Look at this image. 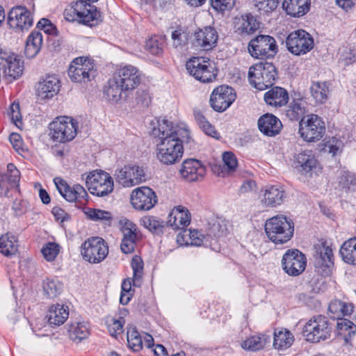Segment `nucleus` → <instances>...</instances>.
Wrapping results in <instances>:
<instances>
[{
    "instance_id": "nucleus-1",
    "label": "nucleus",
    "mask_w": 356,
    "mask_h": 356,
    "mask_svg": "<svg viewBox=\"0 0 356 356\" xmlns=\"http://www.w3.org/2000/svg\"><path fill=\"white\" fill-rule=\"evenodd\" d=\"M265 232L271 242L276 245H282L292 238L294 224L291 219L285 216L277 215L266 221Z\"/></svg>"
},
{
    "instance_id": "nucleus-2",
    "label": "nucleus",
    "mask_w": 356,
    "mask_h": 356,
    "mask_svg": "<svg viewBox=\"0 0 356 356\" xmlns=\"http://www.w3.org/2000/svg\"><path fill=\"white\" fill-rule=\"evenodd\" d=\"M188 138L172 136L161 140L156 145V159L163 165L178 163L184 154L183 142Z\"/></svg>"
},
{
    "instance_id": "nucleus-3",
    "label": "nucleus",
    "mask_w": 356,
    "mask_h": 356,
    "mask_svg": "<svg viewBox=\"0 0 356 356\" xmlns=\"http://www.w3.org/2000/svg\"><path fill=\"white\" fill-rule=\"evenodd\" d=\"M326 131L325 124L321 117L308 114L299 121L298 134L307 143H316L321 140Z\"/></svg>"
},
{
    "instance_id": "nucleus-4",
    "label": "nucleus",
    "mask_w": 356,
    "mask_h": 356,
    "mask_svg": "<svg viewBox=\"0 0 356 356\" xmlns=\"http://www.w3.org/2000/svg\"><path fill=\"white\" fill-rule=\"evenodd\" d=\"M51 138L55 141L65 143L72 140L78 132V122L68 116H60L53 120L49 126Z\"/></svg>"
},
{
    "instance_id": "nucleus-5",
    "label": "nucleus",
    "mask_w": 356,
    "mask_h": 356,
    "mask_svg": "<svg viewBox=\"0 0 356 356\" xmlns=\"http://www.w3.org/2000/svg\"><path fill=\"white\" fill-rule=\"evenodd\" d=\"M332 332L331 324L327 318L322 315H316L310 318L302 330L305 339L312 343H318L330 339Z\"/></svg>"
},
{
    "instance_id": "nucleus-6",
    "label": "nucleus",
    "mask_w": 356,
    "mask_h": 356,
    "mask_svg": "<svg viewBox=\"0 0 356 356\" xmlns=\"http://www.w3.org/2000/svg\"><path fill=\"white\" fill-rule=\"evenodd\" d=\"M277 76L275 67L270 63H260L250 67V84L259 90H264L273 85Z\"/></svg>"
},
{
    "instance_id": "nucleus-7",
    "label": "nucleus",
    "mask_w": 356,
    "mask_h": 356,
    "mask_svg": "<svg viewBox=\"0 0 356 356\" xmlns=\"http://www.w3.org/2000/svg\"><path fill=\"white\" fill-rule=\"evenodd\" d=\"M186 67L191 75L202 83L213 81L217 75L215 63L207 57H193L186 62Z\"/></svg>"
},
{
    "instance_id": "nucleus-8",
    "label": "nucleus",
    "mask_w": 356,
    "mask_h": 356,
    "mask_svg": "<svg viewBox=\"0 0 356 356\" xmlns=\"http://www.w3.org/2000/svg\"><path fill=\"white\" fill-rule=\"evenodd\" d=\"M90 193L98 197L108 195L113 192L114 183L111 175L102 170H94L89 173L86 179Z\"/></svg>"
},
{
    "instance_id": "nucleus-9",
    "label": "nucleus",
    "mask_w": 356,
    "mask_h": 356,
    "mask_svg": "<svg viewBox=\"0 0 356 356\" xmlns=\"http://www.w3.org/2000/svg\"><path fill=\"white\" fill-rule=\"evenodd\" d=\"M68 75L73 82L86 83L96 76V68L92 60L86 57L76 58L71 63Z\"/></svg>"
},
{
    "instance_id": "nucleus-10",
    "label": "nucleus",
    "mask_w": 356,
    "mask_h": 356,
    "mask_svg": "<svg viewBox=\"0 0 356 356\" xmlns=\"http://www.w3.org/2000/svg\"><path fill=\"white\" fill-rule=\"evenodd\" d=\"M113 76L125 90L132 91L141 83L143 74L136 66L124 65L118 67L113 74Z\"/></svg>"
},
{
    "instance_id": "nucleus-11",
    "label": "nucleus",
    "mask_w": 356,
    "mask_h": 356,
    "mask_svg": "<svg viewBox=\"0 0 356 356\" xmlns=\"http://www.w3.org/2000/svg\"><path fill=\"white\" fill-rule=\"evenodd\" d=\"M277 50L274 38L267 35H259L251 40L248 44V51L256 58L273 57Z\"/></svg>"
},
{
    "instance_id": "nucleus-12",
    "label": "nucleus",
    "mask_w": 356,
    "mask_h": 356,
    "mask_svg": "<svg viewBox=\"0 0 356 356\" xmlns=\"http://www.w3.org/2000/svg\"><path fill=\"white\" fill-rule=\"evenodd\" d=\"M286 44L288 50L293 54L300 56L305 54L314 47V40L305 30H296L286 38Z\"/></svg>"
},
{
    "instance_id": "nucleus-13",
    "label": "nucleus",
    "mask_w": 356,
    "mask_h": 356,
    "mask_svg": "<svg viewBox=\"0 0 356 356\" xmlns=\"http://www.w3.org/2000/svg\"><path fill=\"white\" fill-rule=\"evenodd\" d=\"M81 254L83 259L92 264L103 261L108 252L105 241L99 237H92L86 241L82 246Z\"/></svg>"
},
{
    "instance_id": "nucleus-14",
    "label": "nucleus",
    "mask_w": 356,
    "mask_h": 356,
    "mask_svg": "<svg viewBox=\"0 0 356 356\" xmlns=\"http://www.w3.org/2000/svg\"><path fill=\"white\" fill-rule=\"evenodd\" d=\"M54 183L60 194L70 202H77L86 204L88 201V195L85 188L80 184L70 186L60 178H55Z\"/></svg>"
},
{
    "instance_id": "nucleus-15",
    "label": "nucleus",
    "mask_w": 356,
    "mask_h": 356,
    "mask_svg": "<svg viewBox=\"0 0 356 356\" xmlns=\"http://www.w3.org/2000/svg\"><path fill=\"white\" fill-rule=\"evenodd\" d=\"M307 259L304 254L297 249L288 250L283 255V270L288 275L297 276L305 269Z\"/></svg>"
},
{
    "instance_id": "nucleus-16",
    "label": "nucleus",
    "mask_w": 356,
    "mask_h": 356,
    "mask_svg": "<svg viewBox=\"0 0 356 356\" xmlns=\"http://www.w3.org/2000/svg\"><path fill=\"white\" fill-rule=\"evenodd\" d=\"M131 204L138 211H149L157 202V196L155 192L147 186H141L135 188L131 194Z\"/></svg>"
},
{
    "instance_id": "nucleus-17",
    "label": "nucleus",
    "mask_w": 356,
    "mask_h": 356,
    "mask_svg": "<svg viewBox=\"0 0 356 356\" xmlns=\"http://www.w3.org/2000/svg\"><path fill=\"white\" fill-rule=\"evenodd\" d=\"M116 181L123 187H131L145 181V173L138 165H124L115 172Z\"/></svg>"
},
{
    "instance_id": "nucleus-18",
    "label": "nucleus",
    "mask_w": 356,
    "mask_h": 356,
    "mask_svg": "<svg viewBox=\"0 0 356 356\" xmlns=\"http://www.w3.org/2000/svg\"><path fill=\"white\" fill-rule=\"evenodd\" d=\"M234 89L227 86H220L212 92L210 102L212 108L218 112L225 111L236 99Z\"/></svg>"
},
{
    "instance_id": "nucleus-19",
    "label": "nucleus",
    "mask_w": 356,
    "mask_h": 356,
    "mask_svg": "<svg viewBox=\"0 0 356 356\" xmlns=\"http://www.w3.org/2000/svg\"><path fill=\"white\" fill-rule=\"evenodd\" d=\"M8 24L15 31H23L32 26L33 17L26 8L16 6L8 13Z\"/></svg>"
},
{
    "instance_id": "nucleus-20",
    "label": "nucleus",
    "mask_w": 356,
    "mask_h": 356,
    "mask_svg": "<svg viewBox=\"0 0 356 356\" xmlns=\"http://www.w3.org/2000/svg\"><path fill=\"white\" fill-rule=\"evenodd\" d=\"M0 65L3 67V76L10 81L18 79L23 72V61L15 54L10 51L2 53Z\"/></svg>"
},
{
    "instance_id": "nucleus-21",
    "label": "nucleus",
    "mask_w": 356,
    "mask_h": 356,
    "mask_svg": "<svg viewBox=\"0 0 356 356\" xmlns=\"http://www.w3.org/2000/svg\"><path fill=\"white\" fill-rule=\"evenodd\" d=\"M207 170L203 163L194 159H186L179 170L181 177L189 182L202 180Z\"/></svg>"
},
{
    "instance_id": "nucleus-22",
    "label": "nucleus",
    "mask_w": 356,
    "mask_h": 356,
    "mask_svg": "<svg viewBox=\"0 0 356 356\" xmlns=\"http://www.w3.org/2000/svg\"><path fill=\"white\" fill-rule=\"evenodd\" d=\"M152 133L154 137L159 138L160 140L172 136L186 138L190 137V131L187 127L174 128L172 124L165 120H157L156 126L153 127Z\"/></svg>"
},
{
    "instance_id": "nucleus-23",
    "label": "nucleus",
    "mask_w": 356,
    "mask_h": 356,
    "mask_svg": "<svg viewBox=\"0 0 356 356\" xmlns=\"http://www.w3.org/2000/svg\"><path fill=\"white\" fill-rule=\"evenodd\" d=\"M296 168L302 175L312 176L321 170L314 155L309 152H300L295 156Z\"/></svg>"
},
{
    "instance_id": "nucleus-24",
    "label": "nucleus",
    "mask_w": 356,
    "mask_h": 356,
    "mask_svg": "<svg viewBox=\"0 0 356 356\" xmlns=\"http://www.w3.org/2000/svg\"><path fill=\"white\" fill-rule=\"evenodd\" d=\"M194 38V45L207 51L216 45L218 35L213 27L206 26L196 31Z\"/></svg>"
},
{
    "instance_id": "nucleus-25",
    "label": "nucleus",
    "mask_w": 356,
    "mask_h": 356,
    "mask_svg": "<svg viewBox=\"0 0 356 356\" xmlns=\"http://www.w3.org/2000/svg\"><path fill=\"white\" fill-rule=\"evenodd\" d=\"M191 221L189 210L184 206L175 207L168 217V224L174 229H184Z\"/></svg>"
},
{
    "instance_id": "nucleus-26",
    "label": "nucleus",
    "mask_w": 356,
    "mask_h": 356,
    "mask_svg": "<svg viewBox=\"0 0 356 356\" xmlns=\"http://www.w3.org/2000/svg\"><path fill=\"white\" fill-rule=\"evenodd\" d=\"M59 90L60 81L54 75H49L38 83L37 94L42 99H50L56 95Z\"/></svg>"
},
{
    "instance_id": "nucleus-27",
    "label": "nucleus",
    "mask_w": 356,
    "mask_h": 356,
    "mask_svg": "<svg viewBox=\"0 0 356 356\" xmlns=\"http://www.w3.org/2000/svg\"><path fill=\"white\" fill-rule=\"evenodd\" d=\"M234 24L236 31L241 35L252 34L259 28V22L251 14L236 17Z\"/></svg>"
},
{
    "instance_id": "nucleus-28",
    "label": "nucleus",
    "mask_w": 356,
    "mask_h": 356,
    "mask_svg": "<svg viewBox=\"0 0 356 356\" xmlns=\"http://www.w3.org/2000/svg\"><path fill=\"white\" fill-rule=\"evenodd\" d=\"M258 127L261 132L268 136L279 134L282 124L281 121L273 114H265L258 120Z\"/></svg>"
},
{
    "instance_id": "nucleus-29",
    "label": "nucleus",
    "mask_w": 356,
    "mask_h": 356,
    "mask_svg": "<svg viewBox=\"0 0 356 356\" xmlns=\"http://www.w3.org/2000/svg\"><path fill=\"white\" fill-rule=\"evenodd\" d=\"M69 316V310L67 306L58 303L51 305L47 311L46 318L48 324L51 326L63 325Z\"/></svg>"
},
{
    "instance_id": "nucleus-30",
    "label": "nucleus",
    "mask_w": 356,
    "mask_h": 356,
    "mask_svg": "<svg viewBox=\"0 0 356 356\" xmlns=\"http://www.w3.org/2000/svg\"><path fill=\"white\" fill-rule=\"evenodd\" d=\"M83 8L78 13V22L88 26H95L100 21V14L95 6L83 1H78Z\"/></svg>"
},
{
    "instance_id": "nucleus-31",
    "label": "nucleus",
    "mask_w": 356,
    "mask_h": 356,
    "mask_svg": "<svg viewBox=\"0 0 356 356\" xmlns=\"http://www.w3.org/2000/svg\"><path fill=\"white\" fill-rule=\"evenodd\" d=\"M310 0H284L283 10L288 15L300 17L307 14L310 8Z\"/></svg>"
},
{
    "instance_id": "nucleus-32",
    "label": "nucleus",
    "mask_w": 356,
    "mask_h": 356,
    "mask_svg": "<svg viewBox=\"0 0 356 356\" xmlns=\"http://www.w3.org/2000/svg\"><path fill=\"white\" fill-rule=\"evenodd\" d=\"M209 238V235L204 234L197 229L184 230L177 236V241L181 245L200 246Z\"/></svg>"
},
{
    "instance_id": "nucleus-33",
    "label": "nucleus",
    "mask_w": 356,
    "mask_h": 356,
    "mask_svg": "<svg viewBox=\"0 0 356 356\" xmlns=\"http://www.w3.org/2000/svg\"><path fill=\"white\" fill-rule=\"evenodd\" d=\"M295 341L294 334L288 329L277 328L273 333V346L277 350L289 349Z\"/></svg>"
},
{
    "instance_id": "nucleus-34",
    "label": "nucleus",
    "mask_w": 356,
    "mask_h": 356,
    "mask_svg": "<svg viewBox=\"0 0 356 356\" xmlns=\"http://www.w3.org/2000/svg\"><path fill=\"white\" fill-rule=\"evenodd\" d=\"M284 191L279 186H267L264 191L262 203L268 207H276L283 203Z\"/></svg>"
},
{
    "instance_id": "nucleus-35",
    "label": "nucleus",
    "mask_w": 356,
    "mask_h": 356,
    "mask_svg": "<svg viewBox=\"0 0 356 356\" xmlns=\"http://www.w3.org/2000/svg\"><path fill=\"white\" fill-rule=\"evenodd\" d=\"M264 99L266 104L273 106L285 105L289 99L287 91L280 87H275L265 93Z\"/></svg>"
},
{
    "instance_id": "nucleus-36",
    "label": "nucleus",
    "mask_w": 356,
    "mask_h": 356,
    "mask_svg": "<svg viewBox=\"0 0 356 356\" xmlns=\"http://www.w3.org/2000/svg\"><path fill=\"white\" fill-rule=\"evenodd\" d=\"M67 332L71 340L79 343L89 336L90 327L86 322H73L67 325Z\"/></svg>"
},
{
    "instance_id": "nucleus-37",
    "label": "nucleus",
    "mask_w": 356,
    "mask_h": 356,
    "mask_svg": "<svg viewBox=\"0 0 356 356\" xmlns=\"http://www.w3.org/2000/svg\"><path fill=\"white\" fill-rule=\"evenodd\" d=\"M328 310L331 318L341 319L343 317L350 316L353 313V305L350 302L334 300L330 303Z\"/></svg>"
},
{
    "instance_id": "nucleus-38",
    "label": "nucleus",
    "mask_w": 356,
    "mask_h": 356,
    "mask_svg": "<svg viewBox=\"0 0 356 356\" xmlns=\"http://www.w3.org/2000/svg\"><path fill=\"white\" fill-rule=\"evenodd\" d=\"M270 338L265 334H259L248 337L243 340L241 346L243 349L250 351H257L263 349L270 342Z\"/></svg>"
},
{
    "instance_id": "nucleus-39",
    "label": "nucleus",
    "mask_w": 356,
    "mask_h": 356,
    "mask_svg": "<svg viewBox=\"0 0 356 356\" xmlns=\"http://www.w3.org/2000/svg\"><path fill=\"white\" fill-rule=\"evenodd\" d=\"M333 265L334 257L332 248L329 246H323L316 257L317 267L321 268L325 275H328L330 273Z\"/></svg>"
},
{
    "instance_id": "nucleus-40",
    "label": "nucleus",
    "mask_w": 356,
    "mask_h": 356,
    "mask_svg": "<svg viewBox=\"0 0 356 356\" xmlns=\"http://www.w3.org/2000/svg\"><path fill=\"white\" fill-rule=\"evenodd\" d=\"M42 45V33L39 31H32L26 40L25 46L26 56L29 58L35 57L40 52Z\"/></svg>"
},
{
    "instance_id": "nucleus-41",
    "label": "nucleus",
    "mask_w": 356,
    "mask_h": 356,
    "mask_svg": "<svg viewBox=\"0 0 356 356\" xmlns=\"http://www.w3.org/2000/svg\"><path fill=\"white\" fill-rule=\"evenodd\" d=\"M222 161L224 163L222 167L219 165L213 168V171L217 173L218 176L225 177L235 171L237 168V159L235 155L231 152H225L222 154Z\"/></svg>"
},
{
    "instance_id": "nucleus-42",
    "label": "nucleus",
    "mask_w": 356,
    "mask_h": 356,
    "mask_svg": "<svg viewBox=\"0 0 356 356\" xmlns=\"http://www.w3.org/2000/svg\"><path fill=\"white\" fill-rule=\"evenodd\" d=\"M83 213L87 218L90 220L98 222L106 225H111L113 215L108 211L86 207L83 209Z\"/></svg>"
},
{
    "instance_id": "nucleus-43",
    "label": "nucleus",
    "mask_w": 356,
    "mask_h": 356,
    "mask_svg": "<svg viewBox=\"0 0 356 356\" xmlns=\"http://www.w3.org/2000/svg\"><path fill=\"white\" fill-rule=\"evenodd\" d=\"M123 87H121L115 77H112L108 81V86L104 90V96L106 99L112 103H117L122 99L123 92H127Z\"/></svg>"
},
{
    "instance_id": "nucleus-44",
    "label": "nucleus",
    "mask_w": 356,
    "mask_h": 356,
    "mask_svg": "<svg viewBox=\"0 0 356 356\" xmlns=\"http://www.w3.org/2000/svg\"><path fill=\"white\" fill-rule=\"evenodd\" d=\"M308 111L307 102L305 99L300 98L294 99L286 110V115L291 120H298L304 117Z\"/></svg>"
},
{
    "instance_id": "nucleus-45",
    "label": "nucleus",
    "mask_w": 356,
    "mask_h": 356,
    "mask_svg": "<svg viewBox=\"0 0 356 356\" xmlns=\"http://www.w3.org/2000/svg\"><path fill=\"white\" fill-rule=\"evenodd\" d=\"M329 92V83L326 81H314L310 86L311 95L317 104L325 103Z\"/></svg>"
},
{
    "instance_id": "nucleus-46",
    "label": "nucleus",
    "mask_w": 356,
    "mask_h": 356,
    "mask_svg": "<svg viewBox=\"0 0 356 356\" xmlns=\"http://www.w3.org/2000/svg\"><path fill=\"white\" fill-rule=\"evenodd\" d=\"M340 254L346 263L356 265V238L346 241L341 247Z\"/></svg>"
},
{
    "instance_id": "nucleus-47",
    "label": "nucleus",
    "mask_w": 356,
    "mask_h": 356,
    "mask_svg": "<svg viewBox=\"0 0 356 356\" xmlns=\"http://www.w3.org/2000/svg\"><path fill=\"white\" fill-rule=\"evenodd\" d=\"M17 241L16 237L6 233L0 237V252L6 256L14 254L17 251Z\"/></svg>"
},
{
    "instance_id": "nucleus-48",
    "label": "nucleus",
    "mask_w": 356,
    "mask_h": 356,
    "mask_svg": "<svg viewBox=\"0 0 356 356\" xmlns=\"http://www.w3.org/2000/svg\"><path fill=\"white\" fill-rule=\"evenodd\" d=\"M194 116L199 127L207 135L216 139L220 138L219 133L216 130L215 127L209 122L200 111L195 110L194 111Z\"/></svg>"
},
{
    "instance_id": "nucleus-49",
    "label": "nucleus",
    "mask_w": 356,
    "mask_h": 356,
    "mask_svg": "<svg viewBox=\"0 0 356 356\" xmlns=\"http://www.w3.org/2000/svg\"><path fill=\"white\" fill-rule=\"evenodd\" d=\"M63 289V284L56 278H47L43 282V290L49 298L59 296Z\"/></svg>"
},
{
    "instance_id": "nucleus-50",
    "label": "nucleus",
    "mask_w": 356,
    "mask_h": 356,
    "mask_svg": "<svg viewBox=\"0 0 356 356\" xmlns=\"http://www.w3.org/2000/svg\"><path fill=\"white\" fill-rule=\"evenodd\" d=\"M231 227V222L228 220L217 218L211 227V232L217 237L223 236L228 234Z\"/></svg>"
},
{
    "instance_id": "nucleus-51",
    "label": "nucleus",
    "mask_w": 356,
    "mask_h": 356,
    "mask_svg": "<svg viewBox=\"0 0 356 356\" xmlns=\"http://www.w3.org/2000/svg\"><path fill=\"white\" fill-rule=\"evenodd\" d=\"M60 248L59 244L55 242H48L42 246L41 253L47 261L51 262L56 259L60 252Z\"/></svg>"
},
{
    "instance_id": "nucleus-52",
    "label": "nucleus",
    "mask_w": 356,
    "mask_h": 356,
    "mask_svg": "<svg viewBox=\"0 0 356 356\" xmlns=\"http://www.w3.org/2000/svg\"><path fill=\"white\" fill-rule=\"evenodd\" d=\"M129 347L134 351H139L143 348V339L135 327H129L127 333Z\"/></svg>"
},
{
    "instance_id": "nucleus-53",
    "label": "nucleus",
    "mask_w": 356,
    "mask_h": 356,
    "mask_svg": "<svg viewBox=\"0 0 356 356\" xmlns=\"http://www.w3.org/2000/svg\"><path fill=\"white\" fill-rule=\"evenodd\" d=\"M337 323V328L340 335L343 336L346 341L350 339L355 333L356 326L355 324L346 318L340 319Z\"/></svg>"
},
{
    "instance_id": "nucleus-54",
    "label": "nucleus",
    "mask_w": 356,
    "mask_h": 356,
    "mask_svg": "<svg viewBox=\"0 0 356 356\" xmlns=\"http://www.w3.org/2000/svg\"><path fill=\"white\" fill-rule=\"evenodd\" d=\"M133 269V283L134 286H139L143 275V262L139 256L135 255L131 260Z\"/></svg>"
},
{
    "instance_id": "nucleus-55",
    "label": "nucleus",
    "mask_w": 356,
    "mask_h": 356,
    "mask_svg": "<svg viewBox=\"0 0 356 356\" xmlns=\"http://www.w3.org/2000/svg\"><path fill=\"white\" fill-rule=\"evenodd\" d=\"M140 225L152 232H159L163 227L162 222L154 216H145L140 218Z\"/></svg>"
},
{
    "instance_id": "nucleus-56",
    "label": "nucleus",
    "mask_w": 356,
    "mask_h": 356,
    "mask_svg": "<svg viewBox=\"0 0 356 356\" xmlns=\"http://www.w3.org/2000/svg\"><path fill=\"white\" fill-rule=\"evenodd\" d=\"M124 320L122 318L119 319L115 318H108L106 323L110 334L113 337H118L123 332V326Z\"/></svg>"
},
{
    "instance_id": "nucleus-57",
    "label": "nucleus",
    "mask_w": 356,
    "mask_h": 356,
    "mask_svg": "<svg viewBox=\"0 0 356 356\" xmlns=\"http://www.w3.org/2000/svg\"><path fill=\"white\" fill-rule=\"evenodd\" d=\"M132 286H134L133 280H131V279H126L123 281L122 284V291L120 298V302L121 304L127 305L130 301L133 296Z\"/></svg>"
},
{
    "instance_id": "nucleus-58",
    "label": "nucleus",
    "mask_w": 356,
    "mask_h": 356,
    "mask_svg": "<svg viewBox=\"0 0 356 356\" xmlns=\"http://www.w3.org/2000/svg\"><path fill=\"white\" fill-rule=\"evenodd\" d=\"M8 115L13 123L19 129H22L23 123L18 102H14L10 106Z\"/></svg>"
},
{
    "instance_id": "nucleus-59",
    "label": "nucleus",
    "mask_w": 356,
    "mask_h": 356,
    "mask_svg": "<svg viewBox=\"0 0 356 356\" xmlns=\"http://www.w3.org/2000/svg\"><path fill=\"white\" fill-rule=\"evenodd\" d=\"M280 0H254V5L259 10L268 13L275 10Z\"/></svg>"
},
{
    "instance_id": "nucleus-60",
    "label": "nucleus",
    "mask_w": 356,
    "mask_h": 356,
    "mask_svg": "<svg viewBox=\"0 0 356 356\" xmlns=\"http://www.w3.org/2000/svg\"><path fill=\"white\" fill-rule=\"evenodd\" d=\"M18 183H14L6 175H0V196H7L10 190L17 188Z\"/></svg>"
},
{
    "instance_id": "nucleus-61",
    "label": "nucleus",
    "mask_w": 356,
    "mask_h": 356,
    "mask_svg": "<svg viewBox=\"0 0 356 356\" xmlns=\"http://www.w3.org/2000/svg\"><path fill=\"white\" fill-rule=\"evenodd\" d=\"M83 8L78 1L74 2L64 10L65 19L69 22L78 21V13Z\"/></svg>"
},
{
    "instance_id": "nucleus-62",
    "label": "nucleus",
    "mask_w": 356,
    "mask_h": 356,
    "mask_svg": "<svg viewBox=\"0 0 356 356\" xmlns=\"http://www.w3.org/2000/svg\"><path fill=\"white\" fill-rule=\"evenodd\" d=\"M172 46L176 49H181L187 43L186 34L181 29L175 30L172 33Z\"/></svg>"
},
{
    "instance_id": "nucleus-63",
    "label": "nucleus",
    "mask_w": 356,
    "mask_h": 356,
    "mask_svg": "<svg viewBox=\"0 0 356 356\" xmlns=\"http://www.w3.org/2000/svg\"><path fill=\"white\" fill-rule=\"evenodd\" d=\"M234 4L235 0H211V7L221 13L231 10Z\"/></svg>"
},
{
    "instance_id": "nucleus-64",
    "label": "nucleus",
    "mask_w": 356,
    "mask_h": 356,
    "mask_svg": "<svg viewBox=\"0 0 356 356\" xmlns=\"http://www.w3.org/2000/svg\"><path fill=\"white\" fill-rule=\"evenodd\" d=\"M136 225L130 220H125L122 227V232L123 233V238H129L136 240Z\"/></svg>"
}]
</instances>
